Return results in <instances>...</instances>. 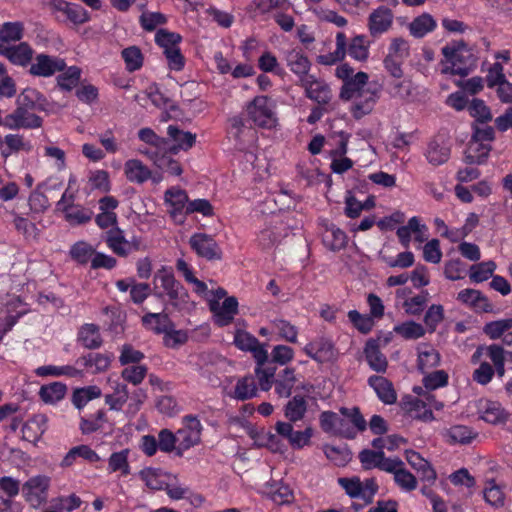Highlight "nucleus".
<instances>
[{"instance_id":"nucleus-1","label":"nucleus","mask_w":512,"mask_h":512,"mask_svg":"<svg viewBox=\"0 0 512 512\" xmlns=\"http://www.w3.org/2000/svg\"><path fill=\"white\" fill-rule=\"evenodd\" d=\"M441 54V73L444 75L466 77L477 67L478 55L463 39L447 43L441 48Z\"/></svg>"},{"instance_id":"nucleus-2","label":"nucleus","mask_w":512,"mask_h":512,"mask_svg":"<svg viewBox=\"0 0 512 512\" xmlns=\"http://www.w3.org/2000/svg\"><path fill=\"white\" fill-rule=\"evenodd\" d=\"M154 296L163 298L167 296L170 304L180 309L188 303L189 294L187 289L179 282L171 269L162 266L156 271L153 277Z\"/></svg>"},{"instance_id":"nucleus-3","label":"nucleus","mask_w":512,"mask_h":512,"mask_svg":"<svg viewBox=\"0 0 512 512\" xmlns=\"http://www.w3.org/2000/svg\"><path fill=\"white\" fill-rule=\"evenodd\" d=\"M275 108V102L270 97L259 95L246 104L245 111L248 119L256 126L272 129L278 122Z\"/></svg>"},{"instance_id":"nucleus-4","label":"nucleus","mask_w":512,"mask_h":512,"mask_svg":"<svg viewBox=\"0 0 512 512\" xmlns=\"http://www.w3.org/2000/svg\"><path fill=\"white\" fill-rule=\"evenodd\" d=\"M339 486L352 499H361L365 505L373 502L375 495L379 490V485L375 478H367L364 481L358 476L340 477L337 479Z\"/></svg>"},{"instance_id":"nucleus-5","label":"nucleus","mask_w":512,"mask_h":512,"mask_svg":"<svg viewBox=\"0 0 512 512\" xmlns=\"http://www.w3.org/2000/svg\"><path fill=\"white\" fill-rule=\"evenodd\" d=\"M202 430V424L196 416L186 415L183 417V427L176 432L178 457H182L186 450L201 442Z\"/></svg>"},{"instance_id":"nucleus-6","label":"nucleus","mask_w":512,"mask_h":512,"mask_svg":"<svg viewBox=\"0 0 512 512\" xmlns=\"http://www.w3.org/2000/svg\"><path fill=\"white\" fill-rule=\"evenodd\" d=\"M50 478L45 475H37L29 478L21 488L25 501L32 508H39L46 503L48 498V489Z\"/></svg>"},{"instance_id":"nucleus-7","label":"nucleus","mask_w":512,"mask_h":512,"mask_svg":"<svg viewBox=\"0 0 512 512\" xmlns=\"http://www.w3.org/2000/svg\"><path fill=\"white\" fill-rule=\"evenodd\" d=\"M304 90V95L309 100L321 106H328L332 100L333 93L330 85L323 79L310 75L298 84Z\"/></svg>"},{"instance_id":"nucleus-8","label":"nucleus","mask_w":512,"mask_h":512,"mask_svg":"<svg viewBox=\"0 0 512 512\" xmlns=\"http://www.w3.org/2000/svg\"><path fill=\"white\" fill-rule=\"evenodd\" d=\"M189 245L198 257L204 258L207 261L222 259V249L211 235L194 233L189 239Z\"/></svg>"},{"instance_id":"nucleus-9","label":"nucleus","mask_w":512,"mask_h":512,"mask_svg":"<svg viewBox=\"0 0 512 512\" xmlns=\"http://www.w3.org/2000/svg\"><path fill=\"white\" fill-rule=\"evenodd\" d=\"M43 125V118L30 110L16 107L5 115L4 127L10 130L38 129Z\"/></svg>"},{"instance_id":"nucleus-10","label":"nucleus","mask_w":512,"mask_h":512,"mask_svg":"<svg viewBox=\"0 0 512 512\" xmlns=\"http://www.w3.org/2000/svg\"><path fill=\"white\" fill-rule=\"evenodd\" d=\"M66 68V62L58 56H50L40 53L34 58L29 68V74L35 77H51L57 72H62Z\"/></svg>"},{"instance_id":"nucleus-11","label":"nucleus","mask_w":512,"mask_h":512,"mask_svg":"<svg viewBox=\"0 0 512 512\" xmlns=\"http://www.w3.org/2000/svg\"><path fill=\"white\" fill-rule=\"evenodd\" d=\"M277 435L286 439L292 449L299 450L310 445L313 436L312 427L308 426L303 431H296L293 423L277 421L275 424Z\"/></svg>"},{"instance_id":"nucleus-12","label":"nucleus","mask_w":512,"mask_h":512,"mask_svg":"<svg viewBox=\"0 0 512 512\" xmlns=\"http://www.w3.org/2000/svg\"><path fill=\"white\" fill-rule=\"evenodd\" d=\"M381 86L376 83H370L362 93H360L352 105L351 113L355 119H361L372 112L376 102L380 98Z\"/></svg>"},{"instance_id":"nucleus-13","label":"nucleus","mask_w":512,"mask_h":512,"mask_svg":"<svg viewBox=\"0 0 512 512\" xmlns=\"http://www.w3.org/2000/svg\"><path fill=\"white\" fill-rule=\"evenodd\" d=\"M165 202L169 206L168 212L172 219L178 224H183L186 219V210L189 203L186 191L174 187L168 189L165 192Z\"/></svg>"},{"instance_id":"nucleus-14","label":"nucleus","mask_w":512,"mask_h":512,"mask_svg":"<svg viewBox=\"0 0 512 512\" xmlns=\"http://www.w3.org/2000/svg\"><path fill=\"white\" fill-rule=\"evenodd\" d=\"M34 50L27 42L10 45L0 43V55L8 59L13 65L26 67L33 59Z\"/></svg>"},{"instance_id":"nucleus-15","label":"nucleus","mask_w":512,"mask_h":512,"mask_svg":"<svg viewBox=\"0 0 512 512\" xmlns=\"http://www.w3.org/2000/svg\"><path fill=\"white\" fill-rule=\"evenodd\" d=\"M304 352L318 363L328 362L335 358L334 344L330 338L325 336L317 337L306 344Z\"/></svg>"},{"instance_id":"nucleus-16","label":"nucleus","mask_w":512,"mask_h":512,"mask_svg":"<svg viewBox=\"0 0 512 512\" xmlns=\"http://www.w3.org/2000/svg\"><path fill=\"white\" fill-rule=\"evenodd\" d=\"M168 148L165 151L170 154H177L179 151H188L196 142V134L181 130L176 125H169L167 128Z\"/></svg>"},{"instance_id":"nucleus-17","label":"nucleus","mask_w":512,"mask_h":512,"mask_svg":"<svg viewBox=\"0 0 512 512\" xmlns=\"http://www.w3.org/2000/svg\"><path fill=\"white\" fill-rule=\"evenodd\" d=\"M209 308L214 314V322L224 327L229 325L238 313V301L235 297H227L220 306L217 300H209Z\"/></svg>"},{"instance_id":"nucleus-18","label":"nucleus","mask_w":512,"mask_h":512,"mask_svg":"<svg viewBox=\"0 0 512 512\" xmlns=\"http://www.w3.org/2000/svg\"><path fill=\"white\" fill-rule=\"evenodd\" d=\"M284 60L289 70L298 78V84L309 77L311 61L300 49H291L285 52Z\"/></svg>"},{"instance_id":"nucleus-19","label":"nucleus","mask_w":512,"mask_h":512,"mask_svg":"<svg viewBox=\"0 0 512 512\" xmlns=\"http://www.w3.org/2000/svg\"><path fill=\"white\" fill-rule=\"evenodd\" d=\"M457 300L473 309L476 313L493 312V305L481 291L466 288L457 295Z\"/></svg>"},{"instance_id":"nucleus-20","label":"nucleus","mask_w":512,"mask_h":512,"mask_svg":"<svg viewBox=\"0 0 512 512\" xmlns=\"http://www.w3.org/2000/svg\"><path fill=\"white\" fill-rule=\"evenodd\" d=\"M358 459L364 470L379 469L387 472L392 469L394 458L386 457L384 451H374L372 449H363L358 454Z\"/></svg>"},{"instance_id":"nucleus-21","label":"nucleus","mask_w":512,"mask_h":512,"mask_svg":"<svg viewBox=\"0 0 512 512\" xmlns=\"http://www.w3.org/2000/svg\"><path fill=\"white\" fill-rule=\"evenodd\" d=\"M365 359L369 367L377 373H385L388 368L386 356L380 351L379 339L370 338L364 347Z\"/></svg>"},{"instance_id":"nucleus-22","label":"nucleus","mask_w":512,"mask_h":512,"mask_svg":"<svg viewBox=\"0 0 512 512\" xmlns=\"http://www.w3.org/2000/svg\"><path fill=\"white\" fill-rule=\"evenodd\" d=\"M392 22V11L388 7L380 6L369 15V32L373 37L381 35L391 27Z\"/></svg>"},{"instance_id":"nucleus-23","label":"nucleus","mask_w":512,"mask_h":512,"mask_svg":"<svg viewBox=\"0 0 512 512\" xmlns=\"http://www.w3.org/2000/svg\"><path fill=\"white\" fill-rule=\"evenodd\" d=\"M391 466L393 468L388 470L387 473L394 475V481L397 486L408 492L416 489V477L405 468V463L399 457H394Z\"/></svg>"},{"instance_id":"nucleus-24","label":"nucleus","mask_w":512,"mask_h":512,"mask_svg":"<svg viewBox=\"0 0 512 512\" xmlns=\"http://www.w3.org/2000/svg\"><path fill=\"white\" fill-rule=\"evenodd\" d=\"M367 382L384 404L391 405L396 402L397 394L390 380L380 375H372Z\"/></svg>"},{"instance_id":"nucleus-25","label":"nucleus","mask_w":512,"mask_h":512,"mask_svg":"<svg viewBox=\"0 0 512 512\" xmlns=\"http://www.w3.org/2000/svg\"><path fill=\"white\" fill-rule=\"evenodd\" d=\"M146 154L153 163L163 172L168 173L172 176H180L183 172L180 163L172 158L173 154L167 151H145Z\"/></svg>"},{"instance_id":"nucleus-26","label":"nucleus","mask_w":512,"mask_h":512,"mask_svg":"<svg viewBox=\"0 0 512 512\" xmlns=\"http://www.w3.org/2000/svg\"><path fill=\"white\" fill-rule=\"evenodd\" d=\"M368 80L369 76L366 72L360 71L356 73L352 78L343 83L339 93L340 99L349 101L352 98H356L370 84Z\"/></svg>"},{"instance_id":"nucleus-27","label":"nucleus","mask_w":512,"mask_h":512,"mask_svg":"<svg viewBox=\"0 0 512 512\" xmlns=\"http://www.w3.org/2000/svg\"><path fill=\"white\" fill-rule=\"evenodd\" d=\"M451 154L450 146L440 138L432 139L425 152L427 161L433 166H439L446 163Z\"/></svg>"},{"instance_id":"nucleus-28","label":"nucleus","mask_w":512,"mask_h":512,"mask_svg":"<svg viewBox=\"0 0 512 512\" xmlns=\"http://www.w3.org/2000/svg\"><path fill=\"white\" fill-rule=\"evenodd\" d=\"M308 411V402L304 395L297 394L290 398L283 407L286 422L296 423L302 421Z\"/></svg>"},{"instance_id":"nucleus-29","label":"nucleus","mask_w":512,"mask_h":512,"mask_svg":"<svg viewBox=\"0 0 512 512\" xmlns=\"http://www.w3.org/2000/svg\"><path fill=\"white\" fill-rule=\"evenodd\" d=\"M440 360V353L431 345L422 343L417 347V368L422 374L437 367Z\"/></svg>"},{"instance_id":"nucleus-30","label":"nucleus","mask_w":512,"mask_h":512,"mask_svg":"<svg viewBox=\"0 0 512 512\" xmlns=\"http://www.w3.org/2000/svg\"><path fill=\"white\" fill-rule=\"evenodd\" d=\"M492 147L489 143L470 140L464 155V162L469 165H481L487 161Z\"/></svg>"},{"instance_id":"nucleus-31","label":"nucleus","mask_w":512,"mask_h":512,"mask_svg":"<svg viewBox=\"0 0 512 512\" xmlns=\"http://www.w3.org/2000/svg\"><path fill=\"white\" fill-rule=\"evenodd\" d=\"M124 172L128 181L143 184L152 178L151 170L138 159L127 160L124 164Z\"/></svg>"},{"instance_id":"nucleus-32","label":"nucleus","mask_w":512,"mask_h":512,"mask_svg":"<svg viewBox=\"0 0 512 512\" xmlns=\"http://www.w3.org/2000/svg\"><path fill=\"white\" fill-rule=\"evenodd\" d=\"M481 419L491 424L505 423L509 413L496 401L486 400L480 407Z\"/></svg>"},{"instance_id":"nucleus-33","label":"nucleus","mask_w":512,"mask_h":512,"mask_svg":"<svg viewBox=\"0 0 512 512\" xmlns=\"http://www.w3.org/2000/svg\"><path fill=\"white\" fill-rule=\"evenodd\" d=\"M45 106L46 98L42 93L33 88L24 89L17 99V107L30 111H44Z\"/></svg>"},{"instance_id":"nucleus-34","label":"nucleus","mask_w":512,"mask_h":512,"mask_svg":"<svg viewBox=\"0 0 512 512\" xmlns=\"http://www.w3.org/2000/svg\"><path fill=\"white\" fill-rule=\"evenodd\" d=\"M78 342L86 349H98L103 344L99 327L93 323L84 324L78 332Z\"/></svg>"},{"instance_id":"nucleus-35","label":"nucleus","mask_w":512,"mask_h":512,"mask_svg":"<svg viewBox=\"0 0 512 512\" xmlns=\"http://www.w3.org/2000/svg\"><path fill=\"white\" fill-rule=\"evenodd\" d=\"M113 355L108 353H88L77 359V363L87 369L94 368L93 373L105 372L112 361Z\"/></svg>"},{"instance_id":"nucleus-36","label":"nucleus","mask_w":512,"mask_h":512,"mask_svg":"<svg viewBox=\"0 0 512 512\" xmlns=\"http://www.w3.org/2000/svg\"><path fill=\"white\" fill-rule=\"evenodd\" d=\"M346 46L347 37L345 33L338 32L336 34V49L333 52L324 55H319L317 57V62L322 65L330 66L344 60V58L346 57Z\"/></svg>"},{"instance_id":"nucleus-37","label":"nucleus","mask_w":512,"mask_h":512,"mask_svg":"<svg viewBox=\"0 0 512 512\" xmlns=\"http://www.w3.org/2000/svg\"><path fill=\"white\" fill-rule=\"evenodd\" d=\"M323 244L331 251H340L347 245V235L340 228L331 224L322 235Z\"/></svg>"},{"instance_id":"nucleus-38","label":"nucleus","mask_w":512,"mask_h":512,"mask_svg":"<svg viewBox=\"0 0 512 512\" xmlns=\"http://www.w3.org/2000/svg\"><path fill=\"white\" fill-rule=\"evenodd\" d=\"M370 42L364 35H356L347 41L346 54L356 61L364 62L369 57Z\"/></svg>"},{"instance_id":"nucleus-39","label":"nucleus","mask_w":512,"mask_h":512,"mask_svg":"<svg viewBox=\"0 0 512 512\" xmlns=\"http://www.w3.org/2000/svg\"><path fill=\"white\" fill-rule=\"evenodd\" d=\"M3 143L5 148L2 150V155L4 157L19 153L20 151L28 153L33 147L31 142L25 139L22 134H7L4 137Z\"/></svg>"},{"instance_id":"nucleus-40","label":"nucleus","mask_w":512,"mask_h":512,"mask_svg":"<svg viewBox=\"0 0 512 512\" xmlns=\"http://www.w3.org/2000/svg\"><path fill=\"white\" fill-rule=\"evenodd\" d=\"M436 20L429 13H422L409 24L410 34L416 38H422L435 30Z\"/></svg>"},{"instance_id":"nucleus-41","label":"nucleus","mask_w":512,"mask_h":512,"mask_svg":"<svg viewBox=\"0 0 512 512\" xmlns=\"http://www.w3.org/2000/svg\"><path fill=\"white\" fill-rule=\"evenodd\" d=\"M295 382V370L293 368H285L278 375V378L275 379V393L280 398H289L292 394Z\"/></svg>"},{"instance_id":"nucleus-42","label":"nucleus","mask_w":512,"mask_h":512,"mask_svg":"<svg viewBox=\"0 0 512 512\" xmlns=\"http://www.w3.org/2000/svg\"><path fill=\"white\" fill-rule=\"evenodd\" d=\"M102 395L101 389L96 385H89L76 388L71 397L72 404L79 410L83 409L86 404Z\"/></svg>"},{"instance_id":"nucleus-43","label":"nucleus","mask_w":512,"mask_h":512,"mask_svg":"<svg viewBox=\"0 0 512 512\" xmlns=\"http://www.w3.org/2000/svg\"><path fill=\"white\" fill-rule=\"evenodd\" d=\"M62 213L64 214L65 220L71 225L86 224L90 222L93 217V211L80 204L67 206Z\"/></svg>"},{"instance_id":"nucleus-44","label":"nucleus","mask_w":512,"mask_h":512,"mask_svg":"<svg viewBox=\"0 0 512 512\" xmlns=\"http://www.w3.org/2000/svg\"><path fill=\"white\" fill-rule=\"evenodd\" d=\"M67 393V386L62 382H53L41 386L39 396L46 404H55L62 400Z\"/></svg>"},{"instance_id":"nucleus-45","label":"nucleus","mask_w":512,"mask_h":512,"mask_svg":"<svg viewBox=\"0 0 512 512\" xmlns=\"http://www.w3.org/2000/svg\"><path fill=\"white\" fill-rule=\"evenodd\" d=\"M106 421L107 417L105 411L99 409L95 414L81 417L79 429L82 434L89 435L100 430Z\"/></svg>"},{"instance_id":"nucleus-46","label":"nucleus","mask_w":512,"mask_h":512,"mask_svg":"<svg viewBox=\"0 0 512 512\" xmlns=\"http://www.w3.org/2000/svg\"><path fill=\"white\" fill-rule=\"evenodd\" d=\"M106 243L108 247L118 256H127L129 250L126 248L129 243L123 235V231L118 227L112 228L107 232Z\"/></svg>"},{"instance_id":"nucleus-47","label":"nucleus","mask_w":512,"mask_h":512,"mask_svg":"<svg viewBox=\"0 0 512 512\" xmlns=\"http://www.w3.org/2000/svg\"><path fill=\"white\" fill-rule=\"evenodd\" d=\"M129 398L128 387L124 383H116L113 392L105 395V403L110 410L120 411Z\"/></svg>"},{"instance_id":"nucleus-48","label":"nucleus","mask_w":512,"mask_h":512,"mask_svg":"<svg viewBox=\"0 0 512 512\" xmlns=\"http://www.w3.org/2000/svg\"><path fill=\"white\" fill-rule=\"evenodd\" d=\"M257 395V386L253 376L239 379L235 385L233 398L239 401L252 399Z\"/></svg>"},{"instance_id":"nucleus-49","label":"nucleus","mask_w":512,"mask_h":512,"mask_svg":"<svg viewBox=\"0 0 512 512\" xmlns=\"http://www.w3.org/2000/svg\"><path fill=\"white\" fill-rule=\"evenodd\" d=\"M512 329V318H504L487 322L483 326V333L492 340L504 338L509 330Z\"/></svg>"},{"instance_id":"nucleus-50","label":"nucleus","mask_w":512,"mask_h":512,"mask_svg":"<svg viewBox=\"0 0 512 512\" xmlns=\"http://www.w3.org/2000/svg\"><path fill=\"white\" fill-rule=\"evenodd\" d=\"M130 450L123 449L113 452L108 459V471L110 473L120 472L122 476L130 474V465L128 461Z\"/></svg>"},{"instance_id":"nucleus-51","label":"nucleus","mask_w":512,"mask_h":512,"mask_svg":"<svg viewBox=\"0 0 512 512\" xmlns=\"http://www.w3.org/2000/svg\"><path fill=\"white\" fill-rule=\"evenodd\" d=\"M139 475L147 487L153 490H165L167 483L164 477L167 473L163 472L161 469L145 468L140 471Z\"/></svg>"},{"instance_id":"nucleus-52","label":"nucleus","mask_w":512,"mask_h":512,"mask_svg":"<svg viewBox=\"0 0 512 512\" xmlns=\"http://www.w3.org/2000/svg\"><path fill=\"white\" fill-rule=\"evenodd\" d=\"M24 24L22 22H5L0 26V43L9 44L23 38Z\"/></svg>"},{"instance_id":"nucleus-53","label":"nucleus","mask_w":512,"mask_h":512,"mask_svg":"<svg viewBox=\"0 0 512 512\" xmlns=\"http://www.w3.org/2000/svg\"><path fill=\"white\" fill-rule=\"evenodd\" d=\"M35 373L38 376H68V377H80L82 376V371L71 365L64 366H54V365H44L40 366L35 370Z\"/></svg>"},{"instance_id":"nucleus-54","label":"nucleus","mask_w":512,"mask_h":512,"mask_svg":"<svg viewBox=\"0 0 512 512\" xmlns=\"http://www.w3.org/2000/svg\"><path fill=\"white\" fill-rule=\"evenodd\" d=\"M496 263L492 260L480 262L470 267L469 278L473 283H481L493 276Z\"/></svg>"},{"instance_id":"nucleus-55","label":"nucleus","mask_w":512,"mask_h":512,"mask_svg":"<svg viewBox=\"0 0 512 512\" xmlns=\"http://www.w3.org/2000/svg\"><path fill=\"white\" fill-rule=\"evenodd\" d=\"M142 323L143 325H151L152 323H155L154 326L151 327V329L156 334H163L167 331L168 328H171L173 326L172 321L170 320L169 316L165 313H146L142 317Z\"/></svg>"},{"instance_id":"nucleus-56","label":"nucleus","mask_w":512,"mask_h":512,"mask_svg":"<svg viewBox=\"0 0 512 512\" xmlns=\"http://www.w3.org/2000/svg\"><path fill=\"white\" fill-rule=\"evenodd\" d=\"M447 435L450 439V443L466 445L472 442L477 436V433L468 426L454 425L447 431Z\"/></svg>"},{"instance_id":"nucleus-57","label":"nucleus","mask_w":512,"mask_h":512,"mask_svg":"<svg viewBox=\"0 0 512 512\" xmlns=\"http://www.w3.org/2000/svg\"><path fill=\"white\" fill-rule=\"evenodd\" d=\"M62 72L57 77L58 86L62 90L71 91L80 81L81 69L77 66H70Z\"/></svg>"},{"instance_id":"nucleus-58","label":"nucleus","mask_w":512,"mask_h":512,"mask_svg":"<svg viewBox=\"0 0 512 512\" xmlns=\"http://www.w3.org/2000/svg\"><path fill=\"white\" fill-rule=\"evenodd\" d=\"M449 375L445 370L424 373L422 384L427 391H433L448 384Z\"/></svg>"},{"instance_id":"nucleus-59","label":"nucleus","mask_w":512,"mask_h":512,"mask_svg":"<svg viewBox=\"0 0 512 512\" xmlns=\"http://www.w3.org/2000/svg\"><path fill=\"white\" fill-rule=\"evenodd\" d=\"M122 58L125 62L126 69L129 72L139 70L143 65V54L137 46H130L122 50Z\"/></svg>"},{"instance_id":"nucleus-60","label":"nucleus","mask_w":512,"mask_h":512,"mask_svg":"<svg viewBox=\"0 0 512 512\" xmlns=\"http://www.w3.org/2000/svg\"><path fill=\"white\" fill-rule=\"evenodd\" d=\"M168 18L161 12L144 11L139 17V24L143 30L151 32L158 26L165 25Z\"/></svg>"},{"instance_id":"nucleus-61","label":"nucleus","mask_w":512,"mask_h":512,"mask_svg":"<svg viewBox=\"0 0 512 512\" xmlns=\"http://www.w3.org/2000/svg\"><path fill=\"white\" fill-rule=\"evenodd\" d=\"M394 331L407 340L419 339L425 335V328L414 321H407L397 325Z\"/></svg>"},{"instance_id":"nucleus-62","label":"nucleus","mask_w":512,"mask_h":512,"mask_svg":"<svg viewBox=\"0 0 512 512\" xmlns=\"http://www.w3.org/2000/svg\"><path fill=\"white\" fill-rule=\"evenodd\" d=\"M70 257L78 264L84 265L94 256L93 247L85 241H78L70 248Z\"/></svg>"},{"instance_id":"nucleus-63","label":"nucleus","mask_w":512,"mask_h":512,"mask_svg":"<svg viewBox=\"0 0 512 512\" xmlns=\"http://www.w3.org/2000/svg\"><path fill=\"white\" fill-rule=\"evenodd\" d=\"M468 111L470 115L475 118L476 122L486 124L492 119L490 109L487 107L485 102L481 99H473L468 105Z\"/></svg>"},{"instance_id":"nucleus-64","label":"nucleus","mask_w":512,"mask_h":512,"mask_svg":"<svg viewBox=\"0 0 512 512\" xmlns=\"http://www.w3.org/2000/svg\"><path fill=\"white\" fill-rule=\"evenodd\" d=\"M348 319L362 334H368L374 326V320L370 315L361 314L357 310H350L348 312Z\"/></svg>"}]
</instances>
